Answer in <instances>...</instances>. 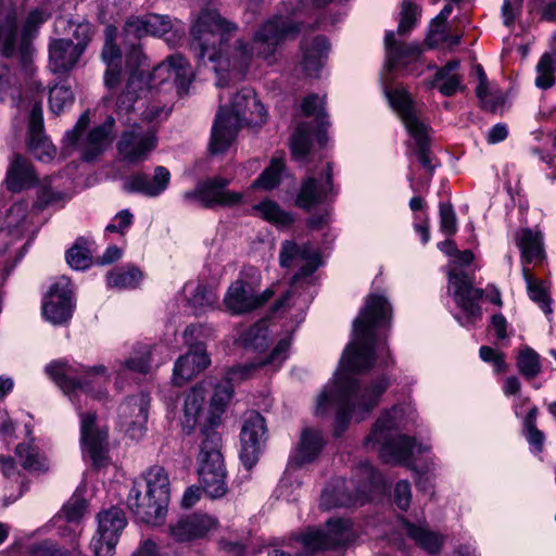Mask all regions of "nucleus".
<instances>
[{"label": "nucleus", "mask_w": 556, "mask_h": 556, "mask_svg": "<svg viewBox=\"0 0 556 556\" xmlns=\"http://www.w3.org/2000/svg\"><path fill=\"white\" fill-rule=\"evenodd\" d=\"M90 27L79 24L74 30L76 42L71 39H54L49 45V67L53 73L63 74L71 71L79 61L89 40Z\"/></svg>", "instance_id": "nucleus-13"}, {"label": "nucleus", "mask_w": 556, "mask_h": 556, "mask_svg": "<svg viewBox=\"0 0 556 556\" xmlns=\"http://www.w3.org/2000/svg\"><path fill=\"white\" fill-rule=\"evenodd\" d=\"M458 67V61H450L435 73L432 85L445 97H451L462 89L460 76L455 73Z\"/></svg>", "instance_id": "nucleus-41"}, {"label": "nucleus", "mask_w": 556, "mask_h": 556, "mask_svg": "<svg viewBox=\"0 0 556 556\" xmlns=\"http://www.w3.org/2000/svg\"><path fill=\"white\" fill-rule=\"evenodd\" d=\"M182 293L188 304L194 308L195 314L212 307L217 301L215 292L198 281L187 282L182 288Z\"/></svg>", "instance_id": "nucleus-37"}, {"label": "nucleus", "mask_w": 556, "mask_h": 556, "mask_svg": "<svg viewBox=\"0 0 556 556\" xmlns=\"http://www.w3.org/2000/svg\"><path fill=\"white\" fill-rule=\"evenodd\" d=\"M217 521L208 515H191L176 525V540L190 541L204 536L216 527Z\"/></svg>", "instance_id": "nucleus-32"}, {"label": "nucleus", "mask_w": 556, "mask_h": 556, "mask_svg": "<svg viewBox=\"0 0 556 556\" xmlns=\"http://www.w3.org/2000/svg\"><path fill=\"white\" fill-rule=\"evenodd\" d=\"M198 476L202 490L208 497L216 500L226 495L228 488L225 464L198 465Z\"/></svg>", "instance_id": "nucleus-26"}, {"label": "nucleus", "mask_w": 556, "mask_h": 556, "mask_svg": "<svg viewBox=\"0 0 556 556\" xmlns=\"http://www.w3.org/2000/svg\"><path fill=\"white\" fill-rule=\"evenodd\" d=\"M218 425L208 424L201 429V442L199 445L198 465L225 464L222 453L223 441L215 430Z\"/></svg>", "instance_id": "nucleus-27"}, {"label": "nucleus", "mask_w": 556, "mask_h": 556, "mask_svg": "<svg viewBox=\"0 0 556 556\" xmlns=\"http://www.w3.org/2000/svg\"><path fill=\"white\" fill-rule=\"evenodd\" d=\"M412 498L410 484L406 480L399 481L394 488V502L396 506L406 510L409 507Z\"/></svg>", "instance_id": "nucleus-63"}, {"label": "nucleus", "mask_w": 556, "mask_h": 556, "mask_svg": "<svg viewBox=\"0 0 556 556\" xmlns=\"http://www.w3.org/2000/svg\"><path fill=\"white\" fill-rule=\"evenodd\" d=\"M516 366L519 374L528 380L534 379L542 370L540 355L530 346H525L519 351Z\"/></svg>", "instance_id": "nucleus-46"}, {"label": "nucleus", "mask_w": 556, "mask_h": 556, "mask_svg": "<svg viewBox=\"0 0 556 556\" xmlns=\"http://www.w3.org/2000/svg\"><path fill=\"white\" fill-rule=\"evenodd\" d=\"M394 36L395 33L392 30L387 31L384 36L387 56L386 66L389 71H391L402 59L414 58L420 53L418 45L397 41Z\"/></svg>", "instance_id": "nucleus-35"}, {"label": "nucleus", "mask_w": 556, "mask_h": 556, "mask_svg": "<svg viewBox=\"0 0 556 556\" xmlns=\"http://www.w3.org/2000/svg\"><path fill=\"white\" fill-rule=\"evenodd\" d=\"M479 353H480V357L484 362H489V363L493 364L495 371L502 372V371L506 370L507 364L505 362V357H504L503 353H500L490 346H481Z\"/></svg>", "instance_id": "nucleus-64"}, {"label": "nucleus", "mask_w": 556, "mask_h": 556, "mask_svg": "<svg viewBox=\"0 0 556 556\" xmlns=\"http://www.w3.org/2000/svg\"><path fill=\"white\" fill-rule=\"evenodd\" d=\"M74 102L73 91L63 85H55L49 92L50 110L53 114L59 115L65 109L70 108Z\"/></svg>", "instance_id": "nucleus-51"}, {"label": "nucleus", "mask_w": 556, "mask_h": 556, "mask_svg": "<svg viewBox=\"0 0 556 556\" xmlns=\"http://www.w3.org/2000/svg\"><path fill=\"white\" fill-rule=\"evenodd\" d=\"M334 194L332 166L327 163L320 172H313L303 180L295 203L301 208L309 210Z\"/></svg>", "instance_id": "nucleus-15"}, {"label": "nucleus", "mask_w": 556, "mask_h": 556, "mask_svg": "<svg viewBox=\"0 0 556 556\" xmlns=\"http://www.w3.org/2000/svg\"><path fill=\"white\" fill-rule=\"evenodd\" d=\"M15 456L21 466L29 472H46L49 470V463L46 456L40 453L37 446L30 443H20L15 447Z\"/></svg>", "instance_id": "nucleus-39"}, {"label": "nucleus", "mask_w": 556, "mask_h": 556, "mask_svg": "<svg viewBox=\"0 0 556 556\" xmlns=\"http://www.w3.org/2000/svg\"><path fill=\"white\" fill-rule=\"evenodd\" d=\"M421 14V9L417 4L413 3L409 0H404L402 2V10H401V18L397 26L396 33L400 36H406L410 33V30L414 28V26L417 23L418 17Z\"/></svg>", "instance_id": "nucleus-53"}, {"label": "nucleus", "mask_w": 556, "mask_h": 556, "mask_svg": "<svg viewBox=\"0 0 556 556\" xmlns=\"http://www.w3.org/2000/svg\"><path fill=\"white\" fill-rule=\"evenodd\" d=\"M403 525L406 534L416 543V545L431 554L440 551L443 538L439 533L431 531L426 523L404 521Z\"/></svg>", "instance_id": "nucleus-34"}, {"label": "nucleus", "mask_w": 556, "mask_h": 556, "mask_svg": "<svg viewBox=\"0 0 556 556\" xmlns=\"http://www.w3.org/2000/svg\"><path fill=\"white\" fill-rule=\"evenodd\" d=\"M89 124V113L85 112L78 118L75 127L72 130L66 131L64 136V143L67 148L74 147L78 143V140Z\"/></svg>", "instance_id": "nucleus-62"}, {"label": "nucleus", "mask_w": 556, "mask_h": 556, "mask_svg": "<svg viewBox=\"0 0 556 556\" xmlns=\"http://www.w3.org/2000/svg\"><path fill=\"white\" fill-rule=\"evenodd\" d=\"M266 119V110L252 88L244 87L231 99L230 105L219 106L212 128L210 149L212 153L225 152L243 125H261Z\"/></svg>", "instance_id": "nucleus-4"}, {"label": "nucleus", "mask_w": 556, "mask_h": 556, "mask_svg": "<svg viewBox=\"0 0 556 556\" xmlns=\"http://www.w3.org/2000/svg\"><path fill=\"white\" fill-rule=\"evenodd\" d=\"M237 30V24L216 10L204 9L191 28V49L200 60L207 58L217 74L235 72L242 75L254 56L269 59L280 42L299 33L300 27L287 17L276 16L261 26L251 45L238 40L231 48L229 40Z\"/></svg>", "instance_id": "nucleus-2"}, {"label": "nucleus", "mask_w": 556, "mask_h": 556, "mask_svg": "<svg viewBox=\"0 0 556 556\" xmlns=\"http://www.w3.org/2000/svg\"><path fill=\"white\" fill-rule=\"evenodd\" d=\"M73 289L68 278L61 277L53 283L42 304L45 318L53 325L66 323L73 312Z\"/></svg>", "instance_id": "nucleus-21"}, {"label": "nucleus", "mask_w": 556, "mask_h": 556, "mask_svg": "<svg viewBox=\"0 0 556 556\" xmlns=\"http://www.w3.org/2000/svg\"><path fill=\"white\" fill-rule=\"evenodd\" d=\"M477 97L480 99L482 108L492 113H495L504 103L503 94L498 91H490L488 87L484 92L477 93Z\"/></svg>", "instance_id": "nucleus-60"}, {"label": "nucleus", "mask_w": 556, "mask_h": 556, "mask_svg": "<svg viewBox=\"0 0 556 556\" xmlns=\"http://www.w3.org/2000/svg\"><path fill=\"white\" fill-rule=\"evenodd\" d=\"M170 172L164 166H156L152 175L137 173L130 176L126 182V189L138 192L146 197L154 198L160 195L170 182Z\"/></svg>", "instance_id": "nucleus-24"}, {"label": "nucleus", "mask_w": 556, "mask_h": 556, "mask_svg": "<svg viewBox=\"0 0 556 556\" xmlns=\"http://www.w3.org/2000/svg\"><path fill=\"white\" fill-rule=\"evenodd\" d=\"M46 15L39 10L29 13L21 37L16 34V14L14 10L5 13L0 12V47L2 54L7 58L17 55L23 66L31 61L33 46L31 38L37 27L46 21Z\"/></svg>", "instance_id": "nucleus-7"}, {"label": "nucleus", "mask_w": 556, "mask_h": 556, "mask_svg": "<svg viewBox=\"0 0 556 556\" xmlns=\"http://www.w3.org/2000/svg\"><path fill=\"white\" fill-rule=\"evenodd\" d=\"M361 471L366 480L362 486L355 490L354 481H346L343 478L333 479L324 490L320 496V506L324 509H332L337 507H350L364 505L369 501L372 485L379 480V477L371 465L363 464Z\"/></svg>", "instance_id": "nucleus-10"}, {"label": "nucleus", "mask_w": 556, "mask_h": 556, "mask_svg": "<svg viewBox=\"0 0 556 556\" xmlns=\"http://www.w3.org/2000/svg\"><path fill=\"white\" fill-rule=\"evenodd\" d=\"M230 184L228 178L212 177L198 182L195 188L184 193L185 202L203 208L215 206H233L241 202L242 193L227 190Z\"/></svg>", "instance_id": "nucleus-12"}, {"label": "nucleus", "mask_w": 556, "mask_h": 556, "mask_svg": "<svg viewBox=\"0 0 556 556\" xmlns=\"http://www.w3.org/2000/svg\"><path fill=\"white\" fill-rule=\"evenodd\" d=\"M392 306L380 294H369L364 307L353 323V338L341 357V371L318 395L315 415L323 417L336 412L334 435L340 437L352 417L363 420L378 405L389 387V380L381 377L367 388H361L350 372L369 370L376 362L377 331L389 327Z\"/></svg>", "instance_id": "nucleus-1"}, {"label": "nucleus", "mask_w": 556, "mask_h": 556, "mask_svg": "<svg viewBox=\"0 0 556 556\" xmlns=\"http://www.w3.org/2000/svg\"><path fill=\"white\" fill-rule=\"evenodd\" d=\"M176 100L185 99L193 90L195 74L185 58L176 54Z\"/></svg>", "instance_id": "nucleus-44"}, {"label": "nucleus", "mask_w": 556, "mask_h": 556, "mask_svg": "<svg viewBox=\"0 0 556 556\" xmlns=\"http://www.w3.org/2000/svg\"><path fill=\"white\" fill-rule=\"evenodd\" d=\"M206 389L203 383H199L190 389L185 399L182 428L188 432L193 430L198 418L203 409Z\"/></svg>", "instance_id": "nucleus-36"}, {"label": "nucleus", "mask_w": 556, "mask_h": 556, "mask_svg": "<svg viewBox=\"0 0 556 556\" xmlns=\"http://www.w3.org/2000/svg\"><path fill=\"white\" fill-rule=\"evenodd\" d=\"M115 121L112 116L106 117L104 123L89 131L83 141V159L92 161L101 154L110 144V135L113 130Z\"/></svg>", "instance_id": "nucleus-31"}, {"label": "nucleus", "mask_w": 556, "mask_h": 556, "mask_svg": "<svg viewBox=\"0 0 556 556\" xmlns=\"http://www.w3.org/2000/svg\"><path fill=\"white\" fill-rule=\"evenodd\" d=\"M65 200V194L61 191L53 190L51 187V178L46 177L39 185L37 191V199L34 202V210L42 211L49 206L62 203Z\"/></svg>", "instance_id": "nucleus-47"}, {"label": "nucleus", "mask_w": 556, "mask_h": 556, "mask_svg": "<svg viewBox=\"0 0 556 556\" xmlns=\"http://www.w3.org/2000/svg\"><path fill=\"white\" fill-rule=\"evenodd\" d=\"M279 263L285 268L300 267L292 277V283L309 277L320 265L319 254L311 243L299 244L291 240L281 243Z\"/></svg>", "instance_id": "nucleus-16"}, {"label": "nucleus", "mask_w": 556, "mask_h": 556, "mask_svg": "<svg viewBox=\"0 0 556 556\" xmlns=\"http://www.w3.org/2000/svg\"><path fill=\"white\" fill-rule=\"evenodd\" d=\"M555 83L554 60L552 54L545 53L536 64L535 86L540 89H548Z\"/></svg>", "instance_id": "nucleus-54"}, {"label": "nucleus", "mask_w": 556, "mask_h": 556, "mask_svg": "<svg viewBox=\"0 0 556 556\" xmlns=\"http://www.w3.org/2000/svg\"><path fill=\"white\" fill-rule=\"evenodd\" d=\"M440 227L447 235H454L457 230L456 215L451 203L441 202L439 204Z\"/></svg>", "instance_id": "nucleus-57"}, {"label": "nucleus", "mask_w": 556, "mask_h": 556, "mask_svg": "<svg viewBox=\"0 0 556 556\" xmlns=\"http://www.w3.org/2000/svg\"><path fill=\"white\" fill-rule=\"evenodd\" d=\"M87 509V502L80 495H73L68 502L63 506L61 513L56 517L59 520L64 519L67 522L74 523L75 528L72 530L74 536L77 534L78 521L83 518Z\"/></svg>", "instance_id": "nucleus-48"}, {"label": "nucleus", "mask_w": 556, "mask_h": 556, "mask_svg": "<svg viewBox=\"0 0 556 556\" xmlns=\"http://www.w3.org/2000/svg\"><path fill=\"white\" fill-rule=\"evenodd\" d=\"M289 346L290 340L282 339L277 343L275 349L271 351L270 355L264 362H261L258 365L250 363L230 368L227 371L226 378L214 386V393L211 399L207 422L212 425H219L220 415L225 412V408L227 407L233 395L232 382L241 381L249 378L257 367L263 366L265 364L276 362L280 364L282 361L286 359V353Z\"/></svg>", "instance_id": "nucleus-9"}, {"label": "nucleus", "mask_w": 556, "mask_h": 556, "mask_svg": "<svg viewBox=\"0 0 556 556\" xmlns=\"http://www.w3.org/2000/svg\"><path fill=\"white\" fill-rule=\"evenodd\" d=\"M45 370L54 383L68 395L80 390L101 399L105 395L101 386L110 380L108 368L103 365L88 367L55 361L48 364Z\"/></svg>", "instance_id": "nucleus-5"}, {"label": "nucleus", "mask_w": 556, "mask_h": 556, "mask_svg": "<svg viewBox=\"0 0 556 556\" xmlns=\"http://www.w3.org/2000/svg\"><path fill=\"white\" fill-rule=\"evenodd\" d=\"M245 349L263 351L267 346V328L262 321L254 324L240 337Z\"/></svg>", "instance_id": "nucleus-49"}, {"label": "nucleus", "mask_w": 556, "mask_h": 556, "mask_svg": "<svg viewBox=\"0 0 556 556\" xmlns=\"http://www.w3.org/2000/svg\"><path fill=\"white\" fill-rule=\"evenodd\" d=\"M324 105L325 99L319 98L317 94H309L302 102L303 114L306 116H315V119L318 123L319 130L317 132V139L320 144H324L326 140L323 128L329 125Z\"/></svg>", "instance_id": "nucleus-42"}, {"label": "nucleus", "mask_w": 556, "mask_h": 556, "mask_svg": "<svg viewBox=\"0 0 556 556\" xmlns=\"http://www.w3.org/2000/svg\"><path fill=\"white\" fill-rule=\"evenodd\" d=\"M29 149L39 161L48 162L53 159L55 149L47 137L29 140Z\"/></svg>", "instance_id": "nucleus-59"}, {"label": "nucleus", "mask_w": 556, "mask_h": 556, "mask_svg": "<svg viewBox=\"0 0 556 556\" xmlns=\"http://www.w3.org/2000/svg\"><path fill=\"white\" fill-rule=\"evenodd\" d=\"M156 144L157 140L153 130L134 125L122 134L117 142V150L124 161L140 163L149 157Z\"/></svg>", "instance_id": "nucleus-17"}, {"label": "nucleus", "mask_w": 556, "mask_h": 556, "mask_svg": "<svg viewBox=\"0 0 556 556\" xmlns=\"http://www.w3.org/2000/svg\"><path fill=\"white\" fill-rule=\"evenodd\" d=\"M142 279V271L132 265L114 268L106 275L108 287L118 290L135 289L140 285Z\"/></svg>", "instance_id": "nucleus-40"}, {"label": "nucleus", "mask_w": 556, "mask_h": 556, "mask_svg": "<svg viewBox=\"0 0 556 556\" xmlns=\"http://www.w3.org/2000/svg\"><path fill=\"white\" fill-rule=\"evenodd\" d=\"M68 265L76 269L83 270L91 265L90 251L83 245V240H78L66 253Z\"/></svg>", "instance_id": "nucleus-56"}, {"label": "nucleus", "mask_w": 556, "mask_h": 556, "mask_svg": "<svg viewBox=\"0 0 556 556\" xmlns=\"http://www.w3.org/2000/svg\"><path fill=\"white\" fill-rule=\"evenodd\" d=\"M94 413L80 414V440L83 450L94 466H102L108 452V432L97 425Z\"/></svg>", "instance_id": "nucleus-22"}, {"label": "nucleus", "mask_w": 556, "mask_h": 556, "mask_svg": "<svg viewBox=\"0 0 556 556\" xmlns=\"http://www.w3.org/2000/svg\"><path fill=\"white\" fill-rule=\"evenodd\" d=\"M283 167L285 165L280 157H273L269 166L253 182V187L266 190L275 188L280 181V175Z\"/></svg>", "instance_id": "nucleus-52"}, {"label": "nucleus", "mask_w": 556, "mask_h": 556, "mask_svg": "<svg viewBox=\"0 0 556 556\" xmlns=\"http://www.w3.org/2000/svg\"><path fill=\"white\" fill-rule=\"evenodd\" d=\"M325 445V439L319 430L304 429L291 463L298 467L312 463L317 458Z\"/></svg>", "instance_id": "nucleus-28"}, {"label": "nucleus", "mask_w": 556, "mask_h": 556, "mask_svg": "<svg viewBox=\"0 0 556 556\" xmlns=\"http://www.w3.org/2000/svg\"><path fill=\"white\" fill-rule=\"evenodd\" d=\"M273 294L269 289L258 294L249 282L238 279L229 286L223 301L232 315H241L263 306Z\"/></svg>", "instance_id": "nucleus-19"}, {"label": "nucleus", "mask_w": 556, "mask_h": 556, "mask_svg": "<svg viewBox=\"0 0 556 556\" xmlns=\"http://www.w3.org/2000/svg\"><path fill=\"white\" fill-rule=\"evenodd\" d=\"M356 531L350 519L332 518L326 523V529H307L301 534V543L313 553L344 546L356 539Z\"/></svg>", "instance_id": "nucleus-11"}, {"label": "nucleus", "mask_w": 556, "mask_h": 556, "mask_svg": "<svg viewBox=\"0 0 556 556\" xmlns=\"http://www.w3.org/2000/svg\"><path fill=\"white\" fill-rule=\"evenodd\" d=\"M522 276L527 285L529 298L542 308L545 315H551V298L548 296L542 281L534 277L526 267L522 268Z\"/></svg>", "instance_id": "nucleus-43"}, {"label": "nucleus", "mask_w": 556, "mask_h": 556, "mask_svg": "<svg viewBox=\"0 0 556 556\" xmlns=\"http://www.w3.org/2000/svg\"><path fill=\"white\" fill-rule=\"evenodd\" d=\"M150 397L144 393L129 396L118 407L121 429L132 440L143 437L148 421Z\"/></svg>", "instance_id": "nucleus-18"}, {"label": "nucleus", "mask_w": 556, "mask_h": 556, "mask_svg": "<svg viewBox=\"0 0 556 556\" xmlns=\"http://www.w3.org/2000/svg\"><path fill=\"white\" fill-rule=\"evenodd\" d=\"M36 174L31 164L22 155L16 154L10 163L7 172V187L13 192L35 186Z\"/></svg>", "instance_id": "nucleus-29"}, {"label": "nucleus", "mask_w": 556, "mask_h": 556, "mask_svg": "<svg viewBox=\"0 0 556 556\" xmlns=\"http://www.w3.org/2000/svg\"><path fill=\"white\" fill-rule=\"evenodd\" d=\"M329 51V42L326 37L318 36L303 47L302 67L309 77H318Z\"/></svg>", "instance_id": "nucleus-33"}, {"label": "nucleus", "mask_w": 556, "mask_h": 556, "mask_svg": "<svg viewBox=\"0 0 556 556\" xmlns=\"http://www.w3.org/2000/svg\"><path fill=\"white\" fill-rule=\"evenodd\" d=\"M210 365L204 344H195L176 361V380H189Z\"/></svg>", "instance_id": "nucleus-30"}, {"label": "nucleus", "mask_w": 556, "mask_h": 556, "mask_svg": "<svg viewBox=\"0 0 556 556\" xmlns=\"http://www.w3.org/2000/svg\"><path fill=\"white\" fill-rule=\"evenodd\" d=\"M401 409L393 407L386 412L374 425L371 433L365 439V445L379 444L380 456L386 463H406L417 448V453L430 451L429 445L416 446L413 438L392 434V430L399 427L397 417Z\"/></svg>", "instance_id": "nucleus-6"}, {"label": "nucleus", "mask_w": 556, "mask_h": 556, "mask_svg": "<svg viewBox=\"0 0 556 556\" xmlns=\"http://www.w3.org/2000/svg\"><path fill=\"white\" fill-rule=\"evenodd\" d=\"M301 534L293 539L294 545L290 544L287 548H273L267 556H311L312 551H307L300 541Z\"/></svg>", "instance_id": "nucleus-61"}, {"label": "nucleus", "mask_w": 556, "mask_h": 556, "mask_svg": "<svg viewBox=\"0 0 556 556\" xmlns=\"http://www.w3.org/2000/svg\"><path fill=\"white\" fill-rule=\"evenodd\" d=\"M172 489L163 467H151L132 482L127 507L137 522L150 527L164 525L170 504Z\"/></svg>", "instance_id": "nucleus-3"}, {"label": "nucleus", "mask_w": 556, "mask_h": 556, "mask_svg": "<svg viewBox=\"0 0 556 556\" xmlns=\"http://www.w3.org/2000/svg\"><path fill=\"white\" fill-rule=\"evenodd\" d=\"M29 140H36L37 138L46 137L43 135V116L42 105L40 102H36L29 114Z\"/></svg>", "instance_id": "nucleus-58"}, {"label": "nucleus", "mask_w": 556, "mask_h": 556, "mask_svg": "<svg viewBox=\"0 0 556 556\" xmlns=\"http://www.w3.org/2000/svg\"><path fill=\"white\" fill-rule=\"evenodd\" d=\"M311 147L312 126L308 123H301L295 128L290 140L292 156L299 161L304 160L309 153Z\"/></svg>", "instance_id": "nucleus-45"}, {"label": "nucleus", "mask_w": 556, "mask_h": 556, "mask_svg": "<svg viewBox=\"0 0 556 556\" xmlns=\"http://www.w3.org/2000/svg\"><path fill=\"white\" fill-rule=\"evenodd\" d=\"M515 240L525 262L531 263L542 258L543 244L539 232L529 228L520 229L515 233Z\"/></svg>", "instance_id": "nucleus-38"}, {"label": "nucleus", "mask_w": 556, "mask_h": 556, "mask_svg": "<svg viewBox=\"0 0 556 556\" xmlns=\"http://www.w3.org/2000/svg\"><path fill=\"white\" fill-rule=\"evenodd\" d=\"M116 36V27L109 25L105 28V41L101 53V58L108 66L119 65L121 62V50L115 43Z\"/></svg>", "instance_id": "nucleus-55"}, {"label": "nucleus", "mask_w": 556, "mask_h": 556, "mask_svg": "<svg viewBox=\"0 0 556 556\" xmlns=\"http://www.w3.org/2000/svg\"><path fill=\"white\" fill-rule=\"evenodd\" d=\"M450 283L454 289V298L458 306L470 317L479 316L478 302L482 299L484 291L473 288L465 273H450Z\"/></svg>", "instance_id": "nucleus-25"}, {"label": "nucleus", "mask_w": 556, "mask_h": 556, "mask_svg": "<svg viewBox=\"0 0 556 556\" xmlns=\"http://www.w3.org/2000/svg\"><path fill=\"white\" fill-rule=\"evenodd\" d=\"M170 27V22L165 21L160 15H152L148 18L129 17L124 26V36L126 42L132 48L134 52L138 51V40L147 35L161 36Z\"/></svg>", "instance_id": "nucleus-23"}, {"label": "nucleus", "mask_w": 556, "mask_h": 556, "mask_svg": "<svg viewBox=\"0 0 556 556\" xmlns=\"http://www.w3.org/2000/svg\"><path fill=\"white\" fill-rule=\"evenodd\" d=\"M391 106L399 113L407 132L415 143V152L419 163L432 172L431 127L417 114L409 94L403 89L387 91Z\"/></svg>", "instance_id": "nucleus-8"}, {"label": "nucleus", "mask_w": 556, "mask_h": 556, "mask_svg": "<svg viewBox=\"0 0 556 556\" xmlns=\"http://www.w3.org/2000/svg\"><path fill=\"white\" fill-rule=\"evenodd\" d=\"M253 208L257 211L264 219L277 225L287 226L293 222L290 214L283 212L276 202L270 200L263 201L254 205Z\"/></svg>", "instance_id": "nucleus-50"}, {"label": "nucleus", "mask_w": 556, "mask_h": 556, "mask_svg": "<svg viewBox=\"0 0 556 556\" xmlns=\"http://www.w3.org/2000/svg\"><path fill=\"white\" fill-rule=\"evenodd\" d=\"M265 434L264 417L257 412H250L244 418L240 433V459L247 469H251L257 463Z\"/></svg>", "instance_id": "nucleus-20"}, {"label": "nucleus", "mask_w": 556, "mask_h": 556, "mask_svg": "<svg viewBox=\"0 0 556 556\" xmlns=\"http://www.w3.org/2000/svg\"><path fill=\"white\" fill-rule=\"evenodd\" d=\"M98 536L91 540L90 546L94 556H113L118 536L127 525L122 509L112 507L98 515Z\"/></svg>", "instance_id": "nucleus-14"}]
</instances>
